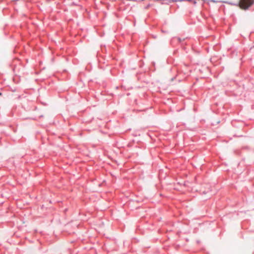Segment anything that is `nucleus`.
Wrapping results in <instances>:
<instances>
[{
  "label": "nucleus",
  "mask_w": 254,
  "mask_h": 254,
  "mask_svg": "<svg viewBox=\"0 0 254 254\" xmlns=\"http://www.w3.org/2000/svg\"><path fill=\"white\" fill-rule=\"evenodd\" d=\"M254 3V0H240L239 5L244 10H247Z\"/></svg>",
  "instance_id": "obj_1"
},
{
  "label": "nucleus",
  "mask_w": 254,
  "mask_h": 254,
  "mask_svg": "<svg viewBox=\"0 0 254 254\" xmlns=\"http://www.w3.org/2000/svg\"><path fill=\"white\" fill-rule=\"evenodd\" d=\"M176 40L177 41L178 43L182 44V42L185 40V39H182L180 37H174L172 38V39L171 40V44H173V43L175 42Z\"/></svg>",
  "instance_id": "obj_2"
},
{
  "label": "nucleus",
  "mask_w": 254,
  "mask_h": 254,
  "mask_svg": "<svg viewBox=\"0 0 254 254\" xmlns=\"http://www.w3.org/2000/svg\"><path fill=\"white\" fill-rule=\"evenodd\" d=\"M1 93H0V95H1Z\"/></svg>",
  "instance_id": "obj_3"
}]
</instances>
